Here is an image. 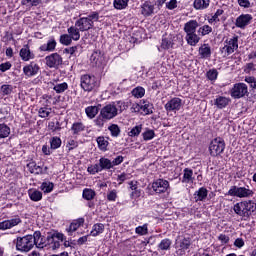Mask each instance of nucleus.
Returning <instances> with one entry per match:
<instances>
[{"label": "nucleus", "mask_w": 256, "mask_h": 256, "mask_svg": "<svg viewBox=\"0 0 256 256\" xmlns=\"http://www.w3.org/2000/svg\"><path fill=\"white\" fill-rule=\"evenodd\" d=\"M233 209L240 217H251L256 214V204L251 200L236 203Z\"/></svg>", "instance_id": "nucleus-1"}, {"label": "nucleus", "mask_w": 256, "mask_h": 256, "mask_svg": "<svg viewBox=\"0 0 256 256\" xmlns=\"http://www.w3.org/2000/svg\"><path fill=\"white\" fill-rule=\"evenodd\" d=\"M93 21H99V12H92L87 17H82L75 22V27L79 28V31H89L93 29Z\"/></svg>", "instance_id": "nucleus-2"}, {"label": "nucleus", "mask_w": 256, "mask_h": 256, "mask_svg": "<svg viewBox=\"0 0 256 256\" xmlns=\"http://www.w3.org/2000/svg\"><path fill=\"white\" fill-rule=\"evenodd\" d=\"M226 195H229L230 197H238V199H249L253 197V195H255V192L249 189V186L247 187L231 186V188L228 190Z\"/></svg>", "instance_id": "nucleus-3"}, {"label": "nucleus", "mask_w": 256, "mask_h": 256, "mask_svg": "<svg viewBox=\"0 0 256 256\" xmlns=\"http://www.w3.org/2000/svg\"><path fill=\"white\" fill-rule=\"evenodd\" d=\"M34 247L33 235H26L23 237H18L16 239V249L17 251H22L23 253H29Z\"/></svg>", "instance_id": "nucleus-4"}, {"label": "nucleus", "mask_w": 256, "mask_h": 256, "mask_svg": "<svg viewBox=\"0 0 256 256\" xmlns=\"http://www.w3.org/2000/svg\"><path fill=\"white\" fill-rule=\"evenodd\" d=\"M209 151L212 157L221 155L225 151V140L221 137L213 139L209 145Z\"/></svg>", "instance_id": "nucleus-5"}, {"label": "nucleus", "mask_w": 256, "mask_h": 256, "mask_svg": "<svg viewBox=\"0 0 256 256\" xmlns=\"http://www.w3.org/2000/svg\"><path fill=\"white\" fill-rule=\"evenodd\" d=\"M245 95H249V88L245 83H236L230 90L232 99H242Z\"/></svg>", "instance_id": "nucleus-6"}, {"label": "nucleus", "mask_w": 256, "mask_h": 256, "mask_svg": "<svg viewBox=\"0 0 256 256\" xmlns=\"http://www.w3.org/2000/svg\"><path fill=\"white\" fill-rule=\"evenodd\" d=\"M97 87V80L95 76L85 74L81 77V88L84 91H93Z\"/></svg>", "instance_id": "nucleus-7"}, {"label": "nucleus", "mask_w": 256, "mask_h": 256, "mask_svg": "<svg viewBox=\"0 0 256 256\" xmlns=\"http://www.w3.org/2000/svg\"><path fill=\"white\" fill-rule=\"evenodd\" d=\"M176 254L179 256L185 255V252L191 247V238H181L176 239Z\"/></svg>", "instance_id": "nucleus-8"}, {"label": "nucleus", "mask_w": 256, "mask_h": 256, "mask_svg": "<svg viewBox=\"0 0 256 256\" xmlns=\"http://www.w3.org/2000/svg\"><path fill=\"white\" fill-rule=\"evenodd\" d=\"M46 65L50 69H57L59 65H63V57L58 53H52L45 57Z\"/></svg>", "instance_id": "nucleus-9"}, {"label": "nucleus", "mask_w": 256, "mask_h": 256, "mask_svg": "<svg viewBox=\"0 0 256 256\" xmlns=\"http://www.w3.org/2000/svg\"><path fill=\"white\" fill-rule=\"evenodd\" d=\"M117 112H118L117 106L114 104H108L104 106L100 111L102 117H104L108 121L109 119H113L117 117Z\"/></svg>", "instance_id": "nucleus-10"}, {"label": "nucleus", "mask_w": 256, "mask_h": 256, "mask_svg": "<svg viewBox=\"0 0 256 256\" xmlns=\"http://www.w3.org/2000/svg\"><path fill=\"white\" fill-rule=\"evenodd\" d=\"M152 189L155 193H165L169 189V181L157 179L152 183Z\"/></svg>", "instance_id": "nucleus-11"}, {"label": "nucleus", "mask_w": 256, "mask_h": 256, "mask_svg": "<svg viewBox=\"0 0 256 256\" xmlns=\"http://www.w3.org/2000/svg\"><path fill=\"white\" fill-rule=\"evenodd\" d=\"M135 111H143L145 115H153V104L147 100H143L140 104H136Z\"/></svg>", "instance_id": "nucleus-12"}, {"label": "nucleus", "mask_w": 256, "mask_h": 256, "mask_svg": "<svg viewBox=\"0 0 256 256\" xmlns=\"http://www.w3.org/2000/svg\"><path fill=\"white\" fill-rule=\"evenodd\" d=\"M253 21V16L251 14H242L238 18H236V27L239 29H245L249 23Z\"/></svg>", "instance_id": "nucleus-13"}, {"label": "nucleus", "mask_w": 256, "mask_h": 256, "mask_svg": "<svg viewBox=\"0 0 256 256\" xmlns=\"http://www.w3.org/2000/svg\"><path fill=\"white\" fill-rule=\"evenodd\" d=\"M21 223V218L18 216L10 219V220H4L0 222V231H6V229H12V227H17Z\"/></svg>", "instance_id": "nucleus-14"}, {"label": "nucleus", "mask_w": 256, "mask_h": 256, "mask_svg": "<svg viewBox=\"0 0 256 256\" xmlns=\"http://www.w3.org/2000/svg\"><path fill=\"white\" fill-rule=\"evenodd\" d=\"M90 61L92 67H101V65H103V61H105L103 53H101V50L94 51L90 57Z\"/></svg>", "instance_id": "nucleus-15"}, {"label": "nucleus", "mask_w": 256, "mask_h": 256, "mask_svg": "<svg viewBox=\"0 0 256 256\" xmlns=\"http://www.w3.org/2000/svg\"><path fill=\"white\" fill-rule=\"evenodd\" d=\"M238 41L239 39L237 37H233L227 42V45L223 47V50L226 51L228 55L235 53L236 49H239Z\"/></svg>", "instance_id": "nucleus-16"}, {"label": "nucleus", "mask_w": 256, "mask_h": 256, "mask_svg": "<svg viewBox=\"0 0 256 256\" xmlns=\"http://www.w3.org/2000/svg\"><path fill=\"white\" fill-rule=\"evenodd\" d=\"M32 238H33L34 246L36 245L38 249H45V247L46 248L48 247L43 236H41V232L35 231L34 234L32 235Z\"/></svg>", "instance_id": "nucleus-17"}, {"label": "nucleus", "mask_w": 256, "mask_h": 256, "mask_svg": "<svg viewBox=\"0 0 256 256\" xmlns=\"http://www.w3.org/2000/svg\"><path fill=\"white\" fill-rule=\"evenodd\" d=\"M166 111H179L181 109V98H172L165 104Z\"/></svg>", "instance_id": "nucleus-18"}, {"label": "nucleus", "mask_w": 256, "mask_h": 256, "mask_svg": "<svg viewBox=\"0 0 256 256\" xmlns=\"http://www.w3.org/2000/svg\"><path fill=\"white\" fill-rule=\"evenodd\" d=\"M23 71L24 75L27 77H33L39 73V65H37L35 62H31L29 65L23 68Z\"/></svg>", "instance_id": "nucleus-19"}, {"label": "nucleus", "mask_w": 256, "mask_h": 256, "mask_svg": "<svg viewBox=\"0 0 256 256\" xmlns=\"http://www.w3.org/2000/svg\"><path fill=\"white\" fill-rule=\"evenodd\" d=\"M197 27H199V22L197 20H190L184 24V32L186 35L197 33Z\"/></svg>", "instance_id": "nucleus-20"}, {"label": "nucleus", "mask_w": 256, "mask_h": 256, "mask_svg": "<svg viewBox=\"0 0 256 256\" xmlns=\"http://www.w3.org/2000/svg\"><path fill=\"white\" fill-rule=\"evenodd\" d=\"M229 103H231V99L225 96H219L214 100V105H216L218 109H225Z\"/></svg>", "instance_id": "nucleus-21"}, {"label": "nucleus", "mask_w": 256, "mask_h": 256, "mask_svg": "<svg viewBox=\"0 0 256 256\" xmlns=\"http://www.w3.org/2000/svg\"><path fill=\"white\" fill-rule=\"evenodd\" d=\"M57 47V41L54 38H51L47 41L46 44H43L39 47L40 51L53 52Z\"/></svg>", "instance_id": "nucleus-22"}, {"label": "nucleus", "mask_w": 256, "mask_h": 256, "mask_svg": "<svg viewBox=\"0 0 256 256\" xmlns=\"http://www.w3.org/2000/svg\"><path fill=\"white\" fill-rule=\"evenodd\" d=\"M153 11H155V6L151 2L146 1L142 5V15H144L145 17L153 15Z\"/></svg>", "instance_id": "nucleus-23"}, {"label": "nucleus", "mask_w": 256, "mask_h": 256, "mask_svg": "<svg viewBox=\"0 0 256 256\" xmlns=\"http://www.w3.org/2000/svg\"><path fill=\"white\" fill-rule=\"evenodd\" d=\"M188 45H191V47H195V45H197V43H199V41H201V38L199 37V35H197L196 32L192 33V34H186L185 37Z\"/></svg>", "instance_id": "nucleus-24"}, {"label": "nucleus", "mask_w": 256, "mask_h": 256, "mask_svg": "<svg viewBox=\"0 0 256 256\" xmlns=\"http://www.w3.org/2000/svg\"><path fill=\"white\" fill-rule=\"evenodd\" d=\"M199 55L201 56V59H209V57H211V47L209 44H203L199 48Z\"/></svg>", "instance_id": "nucleus-25"}, {"label": "nucleus", "mask_w": 256, "mask_h": 256, "mask_svg": "<svg viewBox=\"0 0 256 256\" xmlns=\"http://www.w3.org/2000/svg\"><path fill=\"white\" fill-rule=\"evenodd\" d=\"M98 165L100 166L101 171L113 169V163L111 162V160H109V158H105V157L100 158Z\"/></svg>", "instance_id": "nucleus-26"}, {"label": "nucleus", "mask_w": 256, "mask_h": 256, "mask_svg": "<svg viewBox=\"0 0 256 256\" xmlns=\"http://www.w3.org/2000/svg\"><path fill=\"white\" fill-rule=\"evenodd\" d=\"M183 172L182 183H193V181H195V178L193 177V170L185 168Z\"/></svg>", "instance_id": "nucleus-27"}, {"label": "nucleus", "mask_w": 256, "mask_h": 256, "mask_svg": "<svg viewBox=\"0 0 256 256\" xmlns=\"http://www.w3.org/2000/svg\"><path fill=\"white\" fill-rule=\"evenodd\" d=\"M20 57L22 61H29L30 59H35V54L31 53L29 48H22L20 50Z\"/></svg>", "instance_id": "nucleus-28"}, {"label": "nucleus", "mask_w": 256, "mask_h": 256, "mask_svg": "<svg viewBox=\"0 0 256 256\" xmlns=\"http://www.w3.org/2000/svg\"><path fill=\"white\" fill-rule=\"evenodd\" d=\"M211 3V0H195L193 3L194 9L202 10L207 9Z\"/></svg>", "instance_id": "nucleus-29"}, {"label": "nucleus", "mask_w": 256, "mask_h": 256, "mask_svg": "<svg viewBox=\"0 0 256 256\" xmlns=\"http://www.w3.org/2000/svg\"><path fill=\"white\" fill-rule=\"evenodd\" d=\"M79 28H76L75 26H72L70 28H68V35H70V38L73 41H79V39H81V34L79 33Z\"/></svg>", "instance_id": "nucleus-30"}, {"label": "nucleus", "mask_w": 256, "mask_h": 256, "mask_svg": "<svg viewBox=\"0 0 256 256\" xmlns=\"http://www.w3.org/2000/svg\"><path fill=\"white\" fill-rule=\"evenodd\" d=\"M47 247L46 249H52V251H55V249H59L61 247V244L59 243V240H55V238L48 236L47 237Z\"/></svg>", "instance_id": "nucleus-31"}, {"label": "nucleus", "mask_w": 256, "mask_h": 256, "mask_svg": "<svg viewBox=\"0 0 256 256\" xmlns=\"http://www.w3.org/2000/svg\"><path fill=\"white\" fill-rule=\"evenodd\" d=\"M96 141H97L98 149H100V151H107V147H109V141L105 139V136H99L96 139Z\"/></svg>", "instance_id": "nucleus-32"}, {"label": "nucleus", "mask_w": 256, "mask_h": 256, "mask_svg": "<svg viewBox=\"0 0 256 256\" xmlns=\"http://www.w3.org/2000/svg\"><path fill=\"white\" fill-rule=\"evenodd\" d=\"M104 231H105V225L101 223H97L93 225L90 235H92V237H97V235H101V233H103Z\"/></svg>", "instance_id": "nucleus-33"}, {"label": "nucleus", "mask_w": 256, "mask_h": 256, "mask_svg": "<svg viewBox=\"0 0 256 256\" xmlns=\"http://www.w3.org/2000/svg\"><path fill=\"white\" fill-rule=\"evenodd\" d=\"M27 167L28 171L34 173V175H41V173H43V168H41V166H38L35 162L28 163Z\"/></svg>", "instance_id": "nucleus-34"}, {"label": "nucleus", "mask_w": 256, "mask_h": 256, "mask_svg": "<svg viewBox=\"0 0 256 256\" xmlns=\"http://www.w3.org/2000/svg\"><path fill=\"white\" fill-rule=\"evenodd\" d=\"M207 188L202 187L198 191L195 192L194 196L196 201H203V199H207Z\"/></svg>", "instance_id": "nucleus-35"}, {"label": "nucleus", "mask_w": 256, "mask_h": 256, "mask_svg": "<svg viewBox=\"0 0 256 256\" xmlns=\"http://www.w3.org/2000/svg\"><path fill=\"white\" fill-rule=\"evenodd\" d=\"M28 195L31 201H41L43 199V193L39 190H29Z\"/></svg>", "instance_id": "nucleus-36"}, {"label": "nucleus", "mask_w": 256, "mask_h": 256, "mask_svg": "<svg viewBox=\"0 0 256 256\" xmlns=\"http://www.w3.org/2000/svg\"><path fill=\"white\" fill-rule=\"evenodd\" d=\"M11 135V128L6 124H0V139H5Z\"/></svg>", "instance_id": "nucleus-37"}, {"label": "nucleus", "mask_w": 256, "mask_h": 256, "mask_svg": "<svg viewBox=\"0 0 256 256\" xmlns=\"http://www.w3.org/2000/svg\"><path fill=\"white\" fill-rule=\"evenodd\" d=\"M85 113L89 119H94L97 113H99V108H97V106H88L85 109Z\"/></svg>", "instance_id": "nucleus-38"}, {"label": "nucleus", "mask_w": 256, "mask_h": 256, "mask_svg": "<svg viewBox=\"0 0 256 256\" xmlns=\"http://www.w3.org/2000/svg\"><path fill=\"white\" fill-rule=\"evenodd\" d=\"M161 47H162V49H172L173 48V38H171V36H169V37L163 36Z\"/></svg>", "instance_id": "nucleus-39"}, {"label": "nucleus", "mask_w": 256, "mask_h": 256, "mask_svg": "<svg viewBox=\"0 0 256 256\" xmlns=\"http://www.w3.org/2000/svg\"><path fill=\"white\" fill-rule=\"evenodd\" d=\"M82 197L83 199H86V201H92V199H95V190L85 188L83 190Z\"/></svg>", "instance_id": "nucleus-40"}, {"label": "nucleus", "mask_w": 256, "mask_h": 256, "mask_svg": "<svg viewBox=\"0 0 256 256\" xmlns=\"http://www.w3.org/2000/svg\"><path fill=\"white\" fill-rule=\"evenodd\" d=\"M71 130L73 131L74 135H79V133H81V131H85V125H83V123H81V122H75L72 125Z\"/></svg>", "instance_id": "nucleus-41"}, {"label": "nucleus", "mask_w": 256, "mask_h": 256, "mask_svg": "<svg viewBox=\"0 0 256 256\" xmlns=\"http://www.w3.org/2000/svg\"><path fill=\"white\" fill-rule=\"evenodd\" d=\"M132 95L136 97V99H141L145 97V88L143 87H136L132 90Z\"/></svg>", "instance_id": "nucleus-42"}, {"label": "nucleus", "mask_w": 256, "mask_h": 256, "mask_svg": "<svg viewBox=\"0 0 256 256\" xmlns=\"http://www.w3.org/2000/svg\"><path fill=\"white\" fill-rule=\"evenodd\" d=\"M158 247L159 249H161V251H169V249H171V240H169L168 238L163 239Z\"/></svg>", "instance_id": "nucleus-43"}, {"label": "nucleus", "mask_w": 256, "mask_h": 256, "mask_svg": "<svg viewBox=\"0 0 256 256\" xmlns=\"http://www.w3.org/2000/svg\"><path fill=\"white\" fill-rule=\"evenodd\" d=\"M108 129L110 130L112 137H119V135L121 134V129L117 124L110 125Z\"/></svg>", "instance_id": "nucleus-44"}, {"label": "nucleus", "mask_w": 256, "mask_h": 256, "mask_svg": "<svg viewBox=\"0 0 256 256\" xmlns=\"http://www.w3.org/2000/svg\"><path fill=\"white\" fill-rule=\"evenodd\" d=\"M129 3V0H114L115 9H125Z\"/></svg>", "instance_id": "nucleus-45"}, {"label": "nucleus", "mask_w": 256, "mask_h": 256, "mask_svg": "<svg viewBox=\"0 0 256 256\" xmlns=\"http://www.w3.org/2000/svg\"><path fill=\"white\" fill-rule=\"evenodd\" d=\"M60 43L61 45H70L71 43H73V39L71 38V36L69 34H63L60 36Z\"/></svg>", "instance_id": "nucleus-46"}, {"label": "nucleus", "mask_w": 256, "mask_h": 256, "mask_svg": "<svg viewBox=\"0 0 256 256\" xmlns=\"http://www.w3.org/2000/svg\"><path fill=\"white\" fill-rule=\"evenodd\" d=\"M50 147L51 149H59V147H61V138L53 137L50 140Z\"/></svg>", "instance_id": "nucleus-47"}, {"label": "nucleus", "mask_w": 256, "mask_h": 256, "mask_svg": "<svg viewBox=\"0 0 256 256\" xmlns=\"http://www.w3.org/2000/svg\"><path fill=\"white\" fill-rule=\"evenodd\" d=\"M68 85L67 83L63 82L61 84H57L54 86V91H56V93H65V91H67L68 89Z\"/></svg>", "instance_id": "nucleus-48"}, {"label": "nucleus", "mask_w": 256, "mask_h": 256, "mask_svg": "<svg viewBox=\"0 0 256 256\" xmlns=\"http://www.w3.org/2000/svg\"><path fill=\"white\" fill-rule=\"evenodd\" d=\"M143 127L141 125L135 126L131 129V131L128 133L129 137H137L141 134Z\"/></svg>", "instance_id": "nucleus-49"}, {"label": "nucleus", "mask_w": 256, "mask_h": 256, "mask_svg": "<svg viewBox=\"0 0 256 256\" xmlns=\"http://www.w3.org/2000/svg\"><path fill=\"white\" fill-rule=\"evenodd\" d=\"M211 31H213V28H211V26L204 25L199 28L198 33H200L202 35V37H205V35H209V33H211Z\"/></svg>", "instance_id": "nucleus-50"}, {"label": "nucleus", "mask_w": 256, "mask_h": 256, "mask_svg": "<svg viewBox=\"0 0 256 256\" xmlns=\"http://www.w3.org/2000/svg\"><path fill=\"white\" fill-rule=\"evenodd\" d=\"M87 171L88 173H90V175H95L96 173H101L102 170L99 164H94V165H90Z\"/></svg>", "instance_id": "nucleus-51"}, {"label": "nucleus", "mask_w": 256, "mask_h": 256, "mask_svg": "<svg viewBox=\"0 0 256 256\" xmlns=\"http://www.w3.org/2000/svg\"><path fill=\"white\" fill-rule=\"evenodd\" d=\"M0 91L3 95H11V93H13V86L4 84L1 86Z\"/></svg>", "instance_id": "nucleus-52"}, {"label": "nucleus", "mask_w": 256, "mask_h": 256, "mask_svg": "<svg viewBox=\"0 0 256 256\" xmlns=\"http://www.w3.org/2000/svg\"><path fill=\"white\" fill-rule=\"evenodd\" d=\"M53 183L52 182H43L41 185V189L44 191V193H51L53 191Z\"/></svg>", "instance_id": "nucleus-53"}, {"label": "nucleus", "mask_w": 256, "mask_h": 256, "mask_svg": "<svg viewBox=\"0 0 256 256\" xmlns=\"http://www.w3.org/2000/svg\"><path fill=\"white\" fill-rule=\"evenodd\" d=\"M105 121H108L107 119H105V117H103V115L100 112V115L97 116V118L94 120V123L97 127H103V125H105Z\"/></svg>", "instance_id": "nucleus-54"}, {"label": "nucleus", "mask_w": 256, "mask_h": 256, "mask_svg": "<svg viewBox=\"0 0 256 256\" xmlns=\"http://www.w3.org/2000/svg\"><path fill=\"white\" fill-rule=\"evenodd\" d=\"M41 3V0H22V5H26V7H37Z\"/></svg>", "instance_id": "nucleus-55"}, {"label": "nucleus", "mask_w": 256, "mask_h": 256, "mask_svg": "<svg viewBox=\"0 0 256 256\" xmlns=\"http://www.w3.org/2000/svg\"><path fill=\"white\" fill-rule=\"evenodd\" d=\"M142 135H143L144 141H151V139H153L155 137V131L147 130Z\"/></svg>", "instance_id": "nucleus-56"}, {"label": "nucleus", "mask_w": 256, "mask_h": 256, "mask_svg": "<svg viewBox=\"0 0 256 256\" xmlns=\"http://www.w3.org/2000/svg\"><path fill=\"white\" fill-rule=\"evenodd\" d=\"M217 75H219V72H217L216 69H212L207 72V77L210 81H215L217 79Z\"/></svg>", "instance_id": "nucleus-57"}, {"label": "nucleus", "mask_w": 256, "mask_h": 256, "mask_svg": "<svg viewBox=\"0 0 256 256\" xmlns=\"http://www.w3.org/2000/svg\"><path fill=\"white\" fill-rule=\"evenodd\" d=\"M135 231L138 235H147V225L144 224L143 226H138Z\"/></svg>", "instance_id": "nucleus-58"}, {"label": "nucleus", "mask_w": 256, "mask_h": 256, "mask_svg": "<svg viewBox=\"0 0 256 256\" xmlns=\"http://www.w3.org/2000/svg\"><path fill=\"white\" fill-rule=\"evenodd\" d=\"M39 117H42V119H45V117H49L51 115V112L47 110V108H40L38 110Z\"/></svg>", "instance_id": "nucleus-59"}, {"label": "nucleus", "mask_w": 256, "mask_h": 256, "mask_svg": "<svg viewBox=\"0 0 256 256\" xmlns=\"http://www.w3.org/2000/svg\"><path fill=\"white\" fill-rule=\"evenodd\" d=\"M11 69V62H5L0 64V71L2 73H5V71H9Z\"/></svg>", "instance_id": "nucleus-60"}, {"label": "nucleus", "mask_w": 256, "mask_h": 256, "mask_svg": "<svg viewBox=\"0 0 256 256\" xmlns=\"http://www.w3.org/2000/svg\"><path fill=\"white\" fill-rule=\"evenodd\" d=\"M223 13H224L223 9H218L216 11V13L212 16L210 21H219V17H221V15H223Z\"/></svg>", "instance_id": "nucleus-61"}, {"label": "nucleus", "mask_w": 256, "mask_h": 256, "mask_svg": "<svg viewBox=\"0 0 256 256\" xmlns=\"http://www.w3.org/2000/svg\"><path fill=\"white\" fill-rule=\"evenodd\" d=\"M79 228V225H77L75 222H72L70 226L66 229L67 233H75L77 229Z\"/></svg>", "instance_id": "nucleus-62"}, {"label": "nucleus", "mask_w": 256, "mask_h": 256, "mask_svg": "<svg viewBox=\"0 0 256 256\" xmlns=\"http://www.w3.org/2000/svg\"><path fill=\"white\" fill-rule=\"evenodd\" d=\"M238 4L240 7H244V9H249V7H251V2H249V0H238Z\"/></svg>", "instance_id": "nucleus-63"}, {"label": "nucleus", "mask_w": 256, "mask_h": 256, "mask_svg": "<svg viewBox=\"0 0 256 256\" xmlns=\"http://www.w3.org/2000/svg\"><path fill=\"white\" fill-rule=\"evenodd\" d=\"M167 9L173 10L176 9L177 7V0H170L167 4H166Z\"/></svg>", "instance_id": "nucleus-64"}]
</instances>
